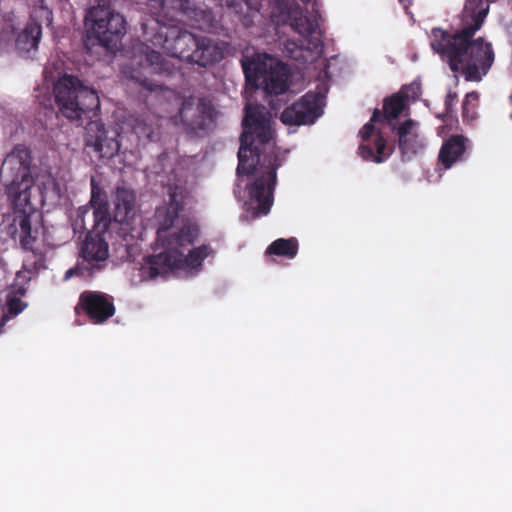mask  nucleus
I'll return each instance as SVG.
<instances>
[{"mask_svg": "<svg viewBox=\"0 0 512 512\" xmlns=\"http://www.w3.org/2000/svg\"><path fill=\"white\" fill-rule=\"evenodd\" d=\"M164 4L169 5L170 11L180 12L194 21L201 30L210 29L214 25L215 17L212 10L203 4L191 0H164Z\"/></svg>", "mask_w": 512, "mask_h": 512, "instance_id": "19", "label": "nucleus"}, {"mask_svg": "<svg viewBox=\"0 0 512 512\" xmlns=\"http://www.w3.org/2000/svg\"><path fill=\"white\" fill-rule=\"evenodd\" d=\"M317 30L318 27L309 36H305L298 33L302 37L301 40H287L284 43V49L287 52L288 56L293 59H298V54L303 50H307L310 52L321 50L323 47V43L320 37L316 36Z\"/></svg>", "mask_w": 512, "mask_h": 512, "instance_id": "25", "label": "nucleus"}, {"mask_svg": "<svg viewBox=\"0 0 512 512\" xmlns=\"http://www.w3.org/2000/svg\"><path fill=\"white\" fill-rule=\"evenodd\" d=\"M323 113V96L307 92L298 101L286 107L280 115L285 125L301 126L313 124Z\"/></svg>", "mask_w": 512, "mask_h": 512, "instance_id": "15", "label": "nucleus"}, {"mask_svg": "<svg viewBox=\"0 0 512 512\" xmlns=\"http://www.w3.org/2000/svg\"><path fill=\"white\" fill-rule=\"evenodd\" d=\"M90 205L93 209L108 207L107 195L100 185L91 178V198Z\"/></svg>", "mask_w": 512, "mask_h": 512, "instance_id": "31", "label": "nucleus"}, {"mask_svg": "<svg viewBox=\"0 0 512 512\" xmlns=\"http://www.w3.org/2000/svg\"><path fill=\"white\" fill-rule=\"evenodd\" d=\"M75 312L85 315L92 324H103L116 312L114 298L101 291L85 290L79 295Z\"/></svg>", "mask_w": 512, "mask_h": 512, "instance_id": "14", "label": "nucleus"}, {"mask_svg": "<svg viewBox=\"0 0 512 512\" xmlns=\"http://www.w3.org/2000/svg\"><path fill=\"white\" fill-rule=\"evenodd\" d=\"M489 6L483 0H467L462 11L461 29L449 33L441 28L431 32V48L453 72H461L466 81H480L494 61L491 44L482 37L473 39L482 27Z\"/></svg>", "mask_w": 512, "mask_h": 512, "instance_id": "1", "label": "nucleus"}, {"mask_svg": "<svg viewBox=\"0 0 512 512\" xmlns=\"http://www.w3.org/2000/svg\"><path fill=\"white\" fill-rule=\"evenodd\" d=\"M22 206H16L14 207L21 212L19 216H16L14 219V222L17 223L20 227V242L24 249L31 250L34 252V244L38 239L39 229L38 227L33 228L31 218L32 215H30L29 210H31L30 206V199L27 203L22 201Z\"/></svg>", "mask_w": 512, "mask_h": 512, "instance_id": "24", "label": "nucleus"}, {"mask_svg": "<svg viewBox=\"0 0 512 512\" xmlns=\"http://www.w3.org/2000/svg\"><path fill=\"white\" fill-rule=\"evenodd\" d=\"M303 3L308 4L311 3L313 0H301Z\"/></svg>", "mask_w": 512, "mask_h": 512, "instance_id": "37", "label": "nucleus"}, {"mask_svg": "<svg viewBox=\"0 0 512 512\" xmlns=\"http://www.w3.org/2000/svg\"><path fill=\"white\" fill-rule=\"evenodd\" d=\"M145 56V65L142 63L143 70L148 73H161L166 70V61L159 51L151 50L148 47L143 50Z\"/></svg>", "mask_w": 512, "mask_h": 512, "instance_id": "28", "label": "nucleus"}, {"mask_svg": "<svg viewBox=\"0 0 512 512\" xmlns=\"http://www.w3.org/2000/svg\"><path fill=\"white\" fill-rule=\"evenodd\" d=\"M244 131L240 136L238 151V175H252L260 162V152L254 147L255 137L261 144H267L273 137L270 114L263 105L247 104L242 120Z\"/></svg>", "mask_w": 512, "mask_h": 512, "instance_id": "4", "label": "nucleus"}, {"mask_svg": "<svg viewBox=\"0 0 512 512\" xmlns=\"http://www.w3.org/2000/svg\"><path fill=\"white\" fill-rule=\"evenodd\" d=\"M509 99H510V101H511V103H512V94L510 95Z\"/></svg>", "mask_w": 512, "mask_h": 512, "instance_id": "39", "label": "nucleus"}, {"mask_svg": "<svg viewBox=\"0 0 512 512\" xmlns=\"http://www.w3.org/2000/svg\"><path fill=\"white\" fill-rule=\"evenodd\" d=\"M277 157L269 160L267 166L261 171L252 183L248 184L249 201L246 203L247 210L252 211V217L257 218L261 215H267L273 204V191L276 184Z\"/></svg>", "mask_w": 512, "mask_h": 512, "instance_id": "13", "label": "nucleus"}, {"mask_svg": "<svg viewBox=\"0 0 512 512\" xmlns=\"http://www.w3.org/2000/svg\"><path fill=\"white\" fill-rule=\"evenodd\" d=\"M362 143L358 148V154L365 161L382 163L392 154L393 149L387 147V141L380 132L375 133L372 122L366 123L360 131Z\"/></svg>", "mask_w": 512, "mask_h": 512, "instance_id": "17", "label": "nucleus"}, {"mask_svg": "<svg viewBox=\"0 0 512 512\" xmlns=\"http://www.w3.org/2000/svg\"><path fill=\"white\" fill-rule=\"evenodd\" d=\"M212 252L208 245H201L190 250L187 256L177 249L148 255L144 258L140 275L144 279H154L159 276L164 277L178 269H197Z\"/></svg>", "mask_w": 512, "mask_h": 512, "instance_id": "8", "label": "nucleus"}, {"mask_svg": "<svg viewBox=\"0 0 512 512\" xmlns=\"http://www.w3.org/2000/svg\"><path fill=\"white\" fill-rule=\"evenodd\" d=\"M471 112H472V114H474V112H475V106H473V107H472Z\"/></svg>", "mask_w": 512, "mask_h": 512, "instance_id": "38", "label": "nucleus"}, {"mask_svg": "<svg viewBox=\"0 0 512 512\" xmlns=\"http://www.w3.org/2000/svg\"><path fill=\"white\" fill-rule=\"evenodd\" d=\"M241 66L246 82L263 89L271 109L278 110L281 107L279 97L286 95L289 89L287 66L267 53L243 57Z\"/></svg>", "mask_w": 512, "mask_h": 512, "instance_id": "3", "label": "nucleus"}, {"mask_svg": "<svg viewBox=\"0 0 512 512\" xmlns=\"http://www.w3.org/2000/svg\"><path fill=\"white\" fill-rule=\"evenodd\" d=\"M124 74L127 75V77L136 83H138L140 86L145 88L148 91H157L161 89V86L158 84H155L152 82L146 75L139 69H128L124 70Z\"/></svg>", "mask_w": 512, "mask_h": 512, "instance_id": "30", "label": "nucleus"}, {"mask_svg": "<svg viewBox=\"0 0 512 512\" xmlns=\"http://www.w3.org/2000/svg\"><path fill=\"white\" fill-rule=\"evenodd\" d=\"M297 253L298 241L294 237L276 239L266 249L268 255L283 256L289 259H293Z\"/></svg>", "mask_w": 512, "mask_h": 512, "instance_id": "27", "label": "nucleus"}, {"mask_svg": "<svg viewBox=\"0 0 512 512\" xmlns=\"http://www.w3.org/2000/svg\"><path fill=\"white\" fill-rule=\"evenodd\" d=\"M26 307V304L19 298L17 297H13V298H10L8 301H7V310H8V313L11 314V315H18L19 313H21L24 308Z\"/></svg>", "mask_w": 512, "mask_h": 512, "instance_id": "32", "label": "nucleus"}, {"mask_svg": "<svg viewBox=\"0 0 512 512\" xmlns=\"http://www.w3.org/2000/svg\"><path fill=\"white\" fill-rule=\"evenodd\" d=\"M84 141L88 153L93 152L100 159H110L120 149L116 136L109 137L104 125L96 121L89 123Z\"/></svg>", "mask_w": 512, "mask_h": 512, "instance_id": "18", "label": "nucleus"}, {"mask_svg": "<svg viewBox=\"0 0 512 512\" xmlns=\"http://www.w3.org/2000/svg\"><path fill=\"white\" fill-rule=\"evenodd\" d=\"M31 163V150L24 144L15 145L2 163L0 175L7 182L13 205L22 206V201L27 203L29 200V190L33 185Z\"/></svg>", "mask_w": 512, "mask_h": 512, "instance_id": "7", "label": "nucleus"}, {"mask_svg": "<svg viewBox=\"0 0 512 512\" xmlns=\"http://www.w3.org/2000/svg\"><path fill=\"white\" fill-rule=\"evenodd\" d=\"M89 212L90 209L86 206L80 207L77 211L75 229L87 230L88 234L82 244L80 259L76 266L70 268L65 273L66 280L73 275L91 278L106 266L109 253L108 244L103 238V234L108 231L112 222L109 207L93 209V226L91 230H88L85 224V216Z\"/></svg>", "mask_w": 512, "mask_h": 512, "instance_id": "2", "label": "nucleus"}, {"mask_svg": "<svg viewBox=\"0 0 512 512\" xmlns=\"http://www.w3.org/2000/svg\"><path fill=\"white\" fill-rule=\"evenodd\" d=\"M53 92L61 113L67 119L92 118L100 109L97 92L83 85L76 76L64 74L55 82Z\"/></svg>", "mask_w": 512, "mask_h": 512, "instance_id": "5", "label": "nucleus"}, {"mask_svg": "<svg viewBox=\"0 0 512 512\" xmlns=\"http://www.w3.org/2000/svg\"><path fill=\"white\" fill-rule=\"evenodd\" d=\"M85 27L89 37L95 38L103 47H110L124 35L126 21L110 5L91 7L85 16Z\"/></svg>", "mask_w": 512, "mask_h": 512, "instance_id": "11", "label": "nucleus"}, {"mask_svg": "<svg viewBox=\"0 0 512 512\" xmlns=\"http://www.w3.org/2000/svg\"><path fill=\"white\" fill-rule=\"evenodd\" d=\"M409 88L410 87L405 86L399 93L384 99V116L388 117V119H396L402 113L405 107L406 99L409 97Z\"/></svg>", "mask_w": 512, "mask_h": 512, "instance_id": "26", "label": "nucleus"}, {"mask_svg": "<svg viewBox=\"0 0 512 512\" xmlns=\"http://www.w3.org/2000/svg\"><path fill=\"white\" fill-rule=\"evenodd\" d=\"M145 38L155 47H160L164 52L174 58L189 62L197 46V35L178 25H167L155 22L150 31H144Z\"/></svg>", "mask_w": 512, "mask_h": 512, "instance_id": "10", "label": "nucleus"}, {"mask_svg": "<svg viewBox=\"0 0 512 512\" xmlns=\"http://www.w3.org/2000/svg\"><path fill=\"white\" fill-rule=\"evenodd\" d=\"M269 16L276 26H289L295 33L311 35L317 28V20L305 14L296 0H269Z\"/></svg>", "mask_w": 512, "mask_h": 512, "instance_id": "12", "label": "nucleus"}, {"mask_svg": "<svg viewBox=\"0 0 512 512\" xmlns=\"http://www.w3.org/2000/svg\"><path fill=\"white\" fill-rule=\"evenodd\" d=\"M479 100V93L476 91H472L466 94L465 99L462 104V115L463 118H466L469 116L470 113V104L472 102H478Z\"/></svg>", "mask_w": 512, "mask_h": 512, "instance_id": "33", "label": "nucleus"}, {"mask_svg": "<svg viewBox=\"0 0 512 512\" xmlns=\"http://www.w3.org/2000/svg\"><path fill=\"white\" fill-rule=\"evenodd\" d=\"M397 136L398 147L404 159H411L425 146L418 133V123L412 119L405 120L399 125Z\"/></svg>", "mask_w": 512, "mask_h": 512, "instance_id": "20", "label": "nucleus"}, {"mask_svg": "<svg viewBox=\"0 0 512 512\" xmlns=\"http://www.w3.org/2000/svg\"><path fill=\"white\" fill-rule=\"evenodd\" d=\"M385 119H388V117L384 116V112L382 113L379 109H375L370 119V122L374 124L376 122H381Z\"/></svg>", "mask_w": 512, "mask_h": 512, "instance_id": "34", "label": "nucleus"}, {"mask_svg": "<svg viewBox=\"0 0 512 512\" xmlns=\"http://www.w3.org/2000/svg\"><path fill=\"white\" fill-rule=\"evenodd\" d=\"M457 100V93L449 91L445 98V105L447 110L453 105V103Z\"/></svg>", "mask_w": 512, "mask_h": 512, "instance_id": "35", "label": "nucleus"}, {"mask_svg": "<svg viewBox=\"0 0 512 512\" xmlns=\"http://www.w3.org/2000/svg\"><path fill=\"white\" fill-rule=\"evenodd\" d=\"M52 19L53 14L49 8L43 5L34 7L30 13L29 22L17 36V50L24 53L36 50L42 36V24L49 26L52 24Z\"/></svg>", "mask_w": 512, "mask_h": 512, "instance_id": "16", "label": "nucleus"}, {"mask_svg": "<svg viewBox=\"0 0 512 512\" xmlns=\"http://www.w3.org/2000/svg\"><path fill=\"white\" fill-rule=\"evenodd\" d=\"M136 195L125 186H118L115 191L113 220L127 227L132 225L135 217Z\"/></svg>", "mask_w": 512, "mask_h": 512, "instance_id": "22", "label": "nucleus"}, {"mask_svg": "<svg viewBox=\"0 0 512 512\" xmlns=\"http://www.w3.org/2000/svg\"><path fill=\"white\" fill-rule=\"evenodd\" d=\"M218 115L209 97L189 96L182 101L174 123L180 125L188 136L203 138L216 128Z\"/></svg>", "mask_w": 512, "mask_h": 512, "instance_id": "9", "label": "nucleus"}, {"mask_svg": "<svg viewBox=\"0 0 512 512\" xmlns=\"http://www.w3.org/2000/svg\"><path fill=\"white\" fill-rule=\"evenodd\" d=\"M223 57V49L215 41L205 36H198L197 46L191 56L190 63L207 67L221 61Z\"/></svg>", "mask_w": 512, "mask_h": 512, "instance_id": "23", "label": "nucleus"}, {"mask_svg": "<svg viewBox=\"0 0 512 512\" xmlns=\"http://www.w3.org/2000/svg\"><path fill=\"white\" fill-rule=\"evenodd\" d=\"M510 119L512 120V113L510 114Z\"/></svg>", "mask_w": 512, "mask_h": 512, "instance_id": "40", "label": "nucleus"}, {"mask_svg": "<svg viewBox=\"0 0 512 512\" xmlns=\"http://www.w3.org/2000/svg\"><path fill=\"white\" fill-rule=\"evenodd\" d=\"M184 209L182 192L175 187L169 192V202L165 207L158 208L155 217L159 223L157 229V241L164 250L185 248L192 244L199 234L196 225H184L178 232L167 235L179 218V213Z\"/></svg>", "mask_w": 512, "mask_h": 512, "instance_id": "6", "label": "nucleus"}, {"mask_svg": "<svg viewBox=\"0 0 512 512\" xmlns=\"http://www.w3.org/2000/svg\"><path fill=\"white\" fill-rule=\"evenodd\" d=\"M134 131L139 139L155 141L159 135V126L145 119L137 120L134 125Z\"/></svg>", "mask_w": 512, "mask_h": 512, "instance_id": "29", "label": "nucleus"}, {"mask_svg": "<svg viewBox=\"0 0 512 512\" xmlns=\"http://www.w3.org/2000/svg\"><path fill=\"white\" fill-rule=\"evenodd\" d=\"M468 144V138L461 134L451 135L445 139L439 150L437 165L448 170L455 163L463 161Z\"/></svg>", "mask_w": 512, "mask_h": 512, "instance_id": "21", "label": "nucleus"}, {"mask_svg": "<svg viewBox=\"0 0 512 512\" xmlns=\"http://www.w3.org/2000/svg\"><path fill=\"white\" fill-rule=\"evenodd\" d=\"M399 2L403 5L405 9H408L409 5L411 4V0H399Z\"/></svg>", "mask_w": 512, "mask_h": 512, "instance_id": "36", "label": "nucleus"}]
</instances>
